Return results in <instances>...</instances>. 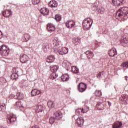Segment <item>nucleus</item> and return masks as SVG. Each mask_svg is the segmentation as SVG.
Returning <instances> with one entry per match:
<instances>
[{
    "label": "nucleus",
    "instance_id": "nucleus-1",
    "mask_svg": "<svg viewBox=\"0 0 128 128\" xmlns=\"http://www.w3.org/2000/svg\"><path fill=\"white\" fill-rule=\"evenodd\" d=\"M54 48L59 54H66L68 52V48L60 46V42H56V40H53Z\"/></svg>",
    "mask_w": 128,
    "mask_h": 128
},
{
    "label": "nucleus",
    "instance_id": "nucleus-2",
    "mask_svg": "<svg viewBox=\"0 0 128 128\" xmlns=\"http://www.w3.org/2000/svg\"><path fill=\"white\" fill-rule=\"evenodd\" d=\"M116 16L121 18H128V8L124 7L120 8L119 10L116 12Z\"/></svg>",
    "mask_w": 128,
    "mask_h": 128
},
{
    "label": "nucleus",
    "instance_id": "nucleus-3",
    "mask_svg": "<svg viewBox=\"0 0 128 128\" xmlns=\"http://www.w3.org/2000/svg\"><path fill=\"white\" fill-rule=\"evenodd\" d=\"M93 22L94 21H92V18H88L87 19H85L83 21V28L84 29L87 28L88 30V28H90L92 26Z\"/></svg>",
    "mask_w": 128,
    "mask_h": 128
},
{
    "label": "nucleus",
    "instance_id": "nucleus-4",
    "mask_svg": "<svg viewBox=\"0 0 128 128\" xmlns=\"http://www.w3.org/2000/svg\"><path fill=\"white\" fill-rule=\"evenodd\" d=\"M0 52L2 56H8L10 52V48L6 46L2 45L0 46Z\"/></svg>",
    "mask_w": 128,
    "mask_h": 128
},
{
    "label": "nucleus",
    "instance_id": "nucleus-5",
    "mask_svg": "<svg viewBox=\"0 0 128 128\" xmlns=\"http://www.w3.org/2000/svg\"><path fill=\"white\" fill-rule=\"evenodd\" d=\"M86 90V84L83 82H80L78 86V90L80 92H84Z\"/></svg>",
    "mask_w": 128,
    "mask_h": 128
},
{
    "label": "nucleus",
    "instance_id": "nucleus-6",
    "mask_svg": "<svg viewBox=\"0 0 128 128\" xmlns=\"http://www.w3.org/2000/svg\"><path fill=\"white\" fill-rule=\"evenodd\" d=\"M66 26L68 28H72L76 26V22L74 20H68L66 22Z\"/></svg>",
    "mask_w": 128,
    "mask_h": 128
},
{
    "label": "nucleus",
    "instance_id": "nucleus-7",
    "mask_svg": "<svg viewBox=\"0 0 128 128\" xmlns=\"http://www.w3.org/2000/svg\"><path fill=\"white\" fill-rule=\"evenodd\" d=\"M30 60V58L28 56L26 55V54H22L20 55V60L22 62V64H26Z\"/></svg>",
    "mask_w": 128,
    "mask_h": 128
},
{
    "label": "nucleus",
    "instance_id": "nucleus-8",
    "mask_svg": "<svg viewBox=\"0 0 128 128\" xmlns=\"http://www.w3.org/2000/svg\"><path fill=\"white\" fill-rule=\"evenodd\" d=\"M54 60H56L54 56L50 55L47 57L46 60L47 62H48V64H52V62H54Z\"/></svg>",
    "mask_w": 128,
    "mask_h": 128
},
{
    "label": "nucleus",
    "instance_id": "nucleus-9",
    "mask_svg": "<svg viewBox=\"0 0 128 128\" xmlns=\"http://www.w3.org/2000/svg\"><path fill=\"white\" fill-rule=\"evenodd\" d=\"M84 119L82 117H78L76 119V123L78 126H82L84 124Z\"/></svg>",
    "mask_w": 128,
    "mask_h": 128
},
{
    "label": "nucleus",
    "instance_id": "nucleus-10",
    "mask_svg": "<svg viewBox=\"0 0 128 128\" xmlns=\"http://www.w3.org/2000/svg\"><path fill=\"white\" fill-rule=\"evenodd\" d=\"M116 48H112L108 52V54H109L110 56H114L116 55Z\"/></svg>",
    "mask_w": 128,
    "mask_h": 128
},
{
    "label": "nucleus",
    "instance_id": "nucleus-11",
    "mask_svg": "<svg viewBox=\"0 0 128 128\" xmlns=\"http://www.w3.org/2000/svg\"><path fill=\"white\" fill-rule=\"evenodd\" d=\"M48 6L53 8H58V2H56V0H51L48 3Z\"/></svg>",
    "mask_w": 128,
    "mask_h": 128
},
{
    "label": "nucleus",
    "instance_id": "nucleus-12",
    "mask_svg": "<svg viewBox=\"0 0 128 128\" xmlns=\"http://www.w3.org/2000/svg\"><path fill=\"white\" fill-rule=\"evenodd\" d=\"M54 116H55L56 120H60L62 116V114L60 111L56 112L54 113Z\"/></svg>",
    "mask_w": 128,
    "mask_h": 128
},
{
    "label": "nucleus",
    "instance_id": "nucleus-13",
    "mask_svg": "<svg viewBox=\"0 0 128 128\" xmlns=\"http://www.w3.org/2000/svg\"><path fill=\"white\" fill-rule=\"evenodd\" d=\"M122 126V123L120 121H117L112 124V128H120Z\"/></svg>",
    "mask_w": 128,
    "mask_h": 128
},
{
    "label": "nucleus",
    "instance_id": "nucleus-14",
    "mask_svg": "<svg viewBox=\"0 0 128 128\" xmlns=\"http://www.w3.org/2000/svg\"><path fill=\"white\" fill-rule=\"evenodd\" d=\"M61 79L62 80V82H68V80H70V76L68 74H64L61 76Z\"/></svg>",
    "mask_w": 128,
    "mask_h": 128
},
{
    "label": "nucleus",
    "instance_id": "nucleus-15",
    "mask_svg": "<svg viewBox=\"0 0 128 128\" xmlns=\"http://www.w3.org/2000/svg\"><path fill=\"white\" fill-rule=\"evenodd\" d=\"M40 12L43 16H46L48 14V9L46 8H42L40 10Z\"/></svg>",
    "mask_w": 128,
    "mask_h": 128
},
{
    "label": "nucleus",
    "instance_id": "nucleus-16",
    "mask_svg": "<svg viewBox=\"0 0 128 128\" xmlns=\"http://www.w3.org/2000/svg\"><path fill=\"white\" fill-rule=\"evenodd\" d=\"M40 94V91L36 90V89H34L32 90L31 92V96H38Z\"/></svg>",
    "mask_w": 128,
    "mask_h": 128
},
{
    "label": "nucleus",
    "instance_id": "nucleus-17",
    "mask_svg": "<svg viewBox=\"0 0 128 128\" xmlns=\"http://www.w3.org/2000/svg\"><path fill=\"white\" fill-rule=\"evenodd\" d=\"M47 30L48 32H54L56 30V28L52 24H48L47 25Z\"/></svg>",
    "mask_w": 128,
    "mask_h": 128
},
{
    "label": "nucleus",
    "instance_id": "nucleus-18",
    "mask_svg": "<svg viewBox=\"0 0 128 128\" xmlns=\"http://www.w3.org/2000/svg\"><path fill=\"white\" fill-rule=\"evenodd\" d=\"M96 108L99 110H104V103H102V102L98 103V104L96 105Z\"/></svg>",
    "mask_w": 128,
    "mask_h": 128
},
{
    "label": "nucleus",
    "instance_id": "nucleus-19",
    "mask_svg": "<svg viewBox=\"0 0 128 128\" xmlns=\"http://www.w3.org/2000/svg\"><path fill=\"white\" fill-rule=\"evenodd\" d=\"M112 2L114 6H122V2H124V0H112Z\"/></svg>",
    "mask_w": 128,
    "mask_h": 128
},
{
    "label": "nucleus",
    "instance_id": "nucleus-20",
    "mask_svg": "<svg viewBox=\"0 0 128 128\" xmlns=\"http://www.w3.org/2000/svg\"><path fill=\"white\" fill-rule=\"evenodd\" d=\"M11 14L12 11L9 10H6L2 12V15L4 16H5V18H8V16H10Z\"/></svg>",
    "mask_w": 128,
    "mask_h": 128
},
{
    "label": "nucleus",
    "instance_id": "nucleus-21",
    "mask_svg": "<svg viewBox=\"0 0 128 128\" xmlns=\"http://www.w3.org/2000/svg\"><path fill=\"white\" fill-rule=\"evenodd\" d=\"M36 110L37 112H42V110H44V106L42 105H38L36 108Z\"/></svg>",
    "mask_w": 128,
    "mask_h": 128
},
{
    "label": "nucleus",
    "instance_id": "nucleus-22",
    "mask_svg": "<svg viewBox=\"0 0 128 128\" xmlns=\"http://www.w3.org/2000/svg\"><path fill=\"white\" fill-rule=\"evenodd\" d=\"M58 70V66H52L50 67V70L52 72H56Z\"/></svg>",
    "mask_w": 128,
    "mask_h": 128
},
{
    "label": "nucleus",
    "instance_id": "nucleus-23",
    "mask_svg": "<svg viewBox=\"0 0 128 128\" xmlns=\"http://www.w3.org/2000/svg\"><path fill=\"white\" fill-rule=\"evenodd\" d=\"M72 42L74 44L78 46V44H80V40L78 38H74L72 39Z\"/></svg>",
    "mask_w": 128,
    "mask_h": 128
},
{
    "label": "nucleus",
    "instance_id": "nucleus-24",
    "mask_svg": "<svg viewBox=\"0 0 128 128\" xmlns=\"http://www.w3.org/2000/svg\"><path fill=\"white\" fill-rule=\"evenodd\" d=\"M16 96L18 100H24V94L22 92H18L16 94Z\"/></svg>",
    "mask_w": 128,
    "mask_h": 128
},
{
    "label": "nucleus",
    "instance_id": "nucleus-25",
    "mask_svg": "<svg viewBox=\"0 0 128 128\" xmlns=\"http://www.w3.org/2000/svg\"><path fill=\"white\" fill-rule=\"evenodd\" d=\"M62 66L65 68H70V63L67 60H64L62 64Z\"/></svg>",
    "mask_w": 128,
    "mask_h": 128
},
{
    "label": "nucleus",
    "instance_id": "nucleus-26",
    "mask_svg": "<svg viewBox=\"0 0 128 128\" xmlns=\"http://www.w3.org/2000/svg\"><path fill=\"white\" fill-rule=\"evenodd\" d=\"M48 108H54V101L49 100L48 102Z\"/></svg>",
    "mask_w": 128,
    "mask_h": 128
},
{
    "label": "nucleus",
    "instance_id": "nucleus-27",
    "mask_svg": "<svg viewBox=\"0 0 128 128\" xmlns=\"http://www.w3.org/2000/svg\"><path fill=\"white\" fill-rule=\"evenodd\" d=\"M85 54H86V56H88V58H94V53L92 52L87 51L85 52Z\"/></svg>",
    "mask_w": 128,
    "mask_h": 128
},
{
    "label": "nucleus",
    "instance_id": "nucleus-28",
    "mask_svg": "<svg viewBox=\"0 0 128 128\" xmlns=\"http://www.w3.org/2000/svg\"><path fill=\"white\" fill-rule=\"evenodd\" d=\"M72 71L74 73V74H78V68H76V66H72Z\"/></svg>",
    "mask_w": 128,
    "mask_h": 128
},
{
    "label": "nucleus",
    "instance_id": "nucleus-29",
    "mask_svg": "<svg viewBox=\"0 0 128 128\" xmlns=\"http://www.w3.org/2000/svg\"><path fill=\"white\" fill-rule=\"evenodd\" d=\"M122 42L128 44V36H123L122 38Z\"/></svg>",
    "mask_w": 128,
    "mask_h": 128
},
{
    "label": "nucleus",
    "instance_id": "nucleus-30",
    "mask_svg": "<svg viewBox=\"0 0 128 128\" xmlns=\"http://www.w3.org/2000/svg\"><path fill=\"white\" fill-rule=\"evenodd\" d=\"M16 106H18V108H24V106H22V101H18L16 103Z\"/></svg>",
    "mask_w": 128,
    "mask_h": 128
},
{
    "label": "nucleus",
    "instance_id": "nucleus-31",
    "mask_svg": "<svg viewBox=\"0 0 128 128\" xmlns=\"http://www.w3.org/2000/svg\"><path fill=\"white\" fill-rule=\"evenodd\" d=\"M120 100H121V102H124L125 104H128V98L126 96L125 97L123 96Z\"/></svg>",
    "mask_w": 128,
    "mask_h": 128
},
{
    "label": "nucleus",
    "instance_id": "nucleus-32",
    "mask_svg": "<svg viewBox=\"0 0 128 128\" xmlns=\"http://www.w3.org/2000/svg\"><path fill=\"white\" fill-rule=\"evenodd\" d=\"M55 20L56 22H60L62 20V16L60 14L55 15Z\"/></svg>",
    "mask_w": 128,
    "mask_h": 128
},
{
    "label": "nucleus",
    "instance_id": "nucleus-33",
    "mask_svg": "<svg viewBox=\"0 0 128 128\" xmlns=\"http://www.w3.org/2000/svg\"><path fill=\"white\" fill-rule=\"evenodd\" d=\"M82 114L88 112V108L87 106H85L82 109Z\"/></svg>",
    "mask_w": 128,
    "mask_h": 128
},
{
    "label": "nucleus",
    "instance_id": "nucleus-34",
    "mask_svg": "<svg viewBox=\"0 0 128 128\" xmlns=\"http://www.w3.org/2000/svg\"><path fill=\"white\" fill-rule=\"evenodd\" d=\"M98 14H104V9L102 7H100L98 9Z\"/></svg>",
    "mask_w": 128,
    "mask_h": 128
},
{
    "label": "nucleus",
    "instance_id": "nucleus-35",
    "mask_svg": "<svg viewBox=\"0 0 128 128\" xmlns=\"http://www.w3.org/2000/svg\"><path fill=\"white\" fill-rule=\"evenodd\" d=\"M58 76H56V73L54 72H53L52 74L50 75V78H51V80H54V78H56V77Z\"/></svg>",
    "mask_w": 128,
    "mask_h": 128
},
{
    "label": "nucleus",
    "instance_id": "nucleus-36",
    "mask_svg": "<svg viewBox=\"0 0 128 128\" xmlns=\"http://www.w3.org/2000/svg\"><path fill=\"white\" fill-rule=\"evenodd\" d=\"M102 92L98 90H96L95 96H102Z\"/></svg>",
    "mask_w": 128,
    "mask_h": 128
},
{
    "label": "nucleus",
    "instance_id": "nucleus-37",
    "mask_svg": "<svg viewBox=\"0 0 128 128\" xmlns=\"http://www.w3.org/2000/svg\"><path fill=\"white\" fill-rule=\"evenodd\" d=\"M40 0H32V4L36 6V4H40Z\"/></svg>",
    "mask_w": 128,
    "mask_h": 128
},
{
    "label": "nucleus",
    "instance_id": "nucleus-38",
    "mask_svg": "<svg viewBox=\"0 0 128 128\" xmlns=\"http://www.w3.org/2000/svg\"><path fill=\"white\" fill-rule=\"evenodd\" d=\"M123 68H128V61L126 62H123L121 64Z\"/></svg>",
    "mask_w": 128,
    "mask_h": 128
},
{
    "label": "nucleus",
    "instance_id": "nucleus-39",
    "mask_svg": "<svg viewBox=\"0 0 128 128\" xmlns=\"http://www.w3.org/2000/svg\"><path fill=\"white\" fill-rule=\"evenodd\" d=\"M80 112H82V110L80 108H78L76 110V114L77 116H80Z\"/></svg>",
    "mask_w": 128,
    "mask_h": 128
},
{
    "label": "nucleus",
    "instance_id": "nucleus-40",
    "mask_svg": "<svg viewBox=\"0 0 128 128\" xmlns=\"http://www.w3.org/2000/svg\"><path fill=\"white\" fill-rule=\"evenodd\" d=\"M24 38H25L26 42H28V40H30V34H25Z\"/></svg>",
    "mask_w": 128,
    "mask_h": 128
},
{
    "label": "nucleus",
    "instance_id": "nucleus-41",
    "mask_svg": "<svg viewBox=\"0 0 128 128\" xmlns=\"http://www.w3.org/2000/svg\"><path fill=\"white\" fill-rule=\"evenodd\" d=\"M56 120L54 119V117H51L50 118V124H54V120Z\"/></svg>",
    "mask_w": 128,
    "mask_h": 128
},
{
    "label": "nucleus",
    "instance_id": "nucleus-42",
    "mask_svg": "<svg viewBox=\"0 0 128 128\" xmlns=\"http://www.w3.org/2000/svg\"><path fill=\"white\" fill-rule=\"evenodd\" d=\"M43 50L44 52H48V49L46 48V46H43Z\"/></svg>",
    "mask_w": 128,
    "mask_h": 128
},
{
    "label": "nucleus",
    "instance_id": "nucleus-43",
    "mask_svg": "<svg viewBox=\"0 0 128 128\" xmlns=\"http://www.w3.org/2000/svg\"><path fill=\"white\" fill-rule=\"evenodd\" d=\"M4 108V106L2 104H0V112Z\"/></svg>",
    "mask_w": 128,
    "mask_h": 128
},
{
    "label": "nucleus",
    "instance_id": "nucleus-44",
    "mask_svg": "<svg viewBox=\"0 0 128 128\" xmlns=\"http://www.w3.org/2000/svg\"><path fill=\"white\" fill-rule=\"evenodd\" d=\"M92 10H98V6L94 5V6H93Z\"/></svg>",
    "mask_w": 128,
    "mask_h": 128
},
{
    "label": "nucleus",
    "instance_id": "nucleus-45",
    "mask_svg": "<svg viewBox=\"0 0 128 128\" xmlns=\"http://www.w3.org/2000/svg\"><path fill=\"white\" fill-rule=\"evenodd\" d=\"M16 96H14V94H10V96H9V98H14Z\"/></svg>",
    "mask_w": 128,
    "mask_h": 128
},
{
    "label": "nucleus",
    "instance_id": "nucleus-46",
    "mask_svg": "<svg viewBox=\"0 0 128 128\" xmlns=\"http://www.w3.org/2000/svg\"><path fill=\"white\" fill-rule=\"evenodd\" d=\"M102 72H100L98 74H97L98 78H100V76H102Z\"/></svg>",
    "mask_w": 128,
    "mask_h": 128
},
{
    "label": "nucleus",
    "instance_id": "nucleus-47",
    "mask_svg": "<svg viewBox=\"0 0 128 128\" xmlns=\"http://www.w3.org/2000/svg\"><path fill=\"white\" fill-rule=\"evenodd\" d=\"M14 76H16L15 74H12L11 75V77L12 78L13 80H14L16 78H14Z\"/></svg>",
    "mask_w": 128,
    "mask_h": 128
},
{
    "label": "nucleus",
    "instance_id": "nucleus-48",
    "mask_svg": "<svg viewBox=\"0 0 128 128\" xmlns=\"http://www.w3.org/2000/svg\"><path fill=\"white\" fill-rule=\"evenodd\" d=\"M2 38V32L1 31H0V38Z\"/></svg>",
    "mask_w": 128,
    "mask_h": 128
},
{
    "label": "nucleus",
    "instance_id": "nucleus-49",
    "mask_svg": "<svg viewBox=\"0 0 128 128\" xmlns=\"http://www.w3.org/2000/svg\"><path fill=\"white\" fill-rule=\"evenodd\" d=\"M9 121H10V122H12L13 121L12 118H10V119H9Z\"/></svg>",
    "mask_w": 128,
    "mask_h": 128
},
{
    "label": "nucleus",
    "instance_id": "nucleus-50",
    "mask_svg": "<svg viewBox=\"0 0 128 128\" xmlns=\"http://www.w3.org/2000/svg\"><path fill=\"white\" fill-rule=\"evenodd\" d=\"M108 104H109V106H110V102H108Z\"/></svg>",
    "mask_w": 128,
    "mask_h": 128
},
{
    "label": "nucleus",
    "instance_id": "nucleus-51",
    "mask_svg": "<svg viewBox=\"0 0 128 128\" xmlns=\"http://www.w3.org/2000/svg\"><path fill=\"white\" fill-rule=\"evenodd\" d=\"M75 118H76V116H74Z\"/></svg>",
    "mask_w": 128,
    "mask_h": 128
}]
</instances>
